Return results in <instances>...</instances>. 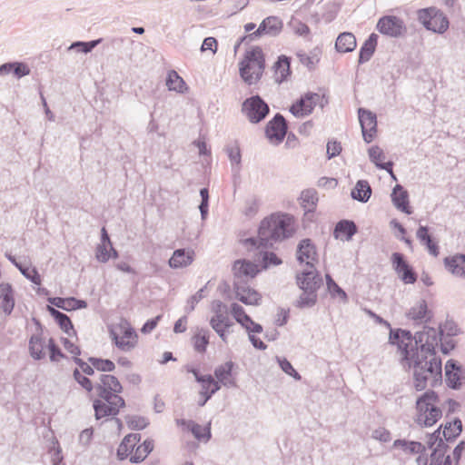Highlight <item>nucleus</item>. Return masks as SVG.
<instances>
[{
  "label": "nucleus",
  "mask_w": 465,
  "mask_h": 465,
  "mask_svg": "<svg viewBox=\"0 0 465 465\" xmlns=\"http://www.w3.org/2000/svg\"><path fill=\"white\" fill-rule=\"evenodd\" d=\"M441 335V331L427 326L414 336L401 329L390 331L389 342L398 347L402 366L413 369L414 386L418 391L434 387L441 380V360L435 351Z\"/></svg>",
  "instance_id": "nucleus-1"
},
{
  "label": "nucleus",
  "mask_w": 465,
  "mask_h": 465,
  "mask_svg": "<svg viewBox=\"0 0 465 465\" xmlns=\"http://www.w3.org/2000/svg\"><path fill=\"white\" fill-rule=\"evenodd\" d=\"M294 232L292 216L285 213H273L264 218L260 224L257 239L249 238L246 242L258 243V248L272 247L292 235Z\"/></svg>",
  "instance_id": "nucleus-2"
},
{
  "label": "nucleus",
  "mask_w": 465,
  "mask_h": 465,
  "mask_svg": "<svg viewBox=\"0 0 465 465\" xmlns=\"http://www.w3.org/2000/svg\"><path fill=\"white\" fill-rule=\"evenodd\" d=\"M438 396L432 391L424 392L416 401V422L422 427L434 425L441 417L442 411L437 405Z\"/></svg>",
  "instance_id": "nucleus-3"
},
{
  "label": "nucleus",
  "mask_w": 465,
  "mask_h": 465,
  "mask_svg": "<svg viewBox=\"0 0 465 465\" xmlns=\"http://www.w3.org/2000/svg\"><path fill=\"white\" fill-rule=\"evenodd\" d=\"M264 70V57L260 47L247 50L243 60L240 63V74L248 84L257 83Z\"/></svg>",
  "instance_id": "nucleus-4"
},
{
  "label": "nucleus",
  "mask_w": 465,
  "mask_h": 465,
  "mask_svg": "<svg viewBox=\"0 0 465 465\" xmlns=\"http://www.w3.org/2000/svg\"><path fill=\"white\" fill-rule=\"evenodd\" d=\"M417 19L427 30L440 35L444 34L450 25L448 17L436 7L420 9Z\"/></svg>",
  "instance_id": "nucleus-5"
},
{
  "label": "nucleus",
  "mask_w": 465,
  "mask_h": 465,
  "mask_svg": "<svg viewBox=\"0 0 465 465\" xmlns=\"http://www.w3.org/2000/svg\"><path fill=\"white\" fill-rule=\"evenodd\" d=\"M110 334L115 345L124 351H130L136 345L137 334L125 319H121L120 322L111 329Z\"/></svg>",
  "instance_id": "nucleus-6"
},
{
  "label": "nucleus",
  "mask_w": 465,
  "mask_h": 465,
  "mask_svg": "<svg viewBox=\"0 0 465 465\" xmlns=\"http://www.w3.org/2000/svg\"><path fill=\"white\" fill-rule=\"evenodd\" d=\"M269 112V105L259 95L247 98L242 105V113L252 124L262 122Z\"/></svg>",
  "instance_id": "nucleus-7"
},
{
  "label": "nucleus",
  "mask_w": 465,
  "mask_h": 465,
  "mask_svg": "<svg viewBox=\"0 0 465 465\" xmlns=\"http://www.w3.org/2000/svg\"><path fill=\"white\" fill-rule=\"evenodd\" d=\"M124 405V400L121 396L96 399L93 403L95 419L100 420L109 416L114 417Z\"/></svg>",
  "instance_id": "nucleus-8"
},
{
  "label": "nucleus",
  "mask_w": 465,
  "mask_h": 465,
  "mask_svg": "<svg viewBox=\"0 0 465 465\" xmlns=\"http://www.w3.org/2000/svg\"><path fill=\"white\" fill-rule=\"evenodd\" d=\"M376 29L384 35L398 38L406 33L403 20L396 15H384L378 20Z\"/></svg>",
  "instance_id": "nucleus-9"
},
{
  "label": "nucleus",
  "mask_w": 465,
  "mask_h": 465,
  "mask_svg": "<svg viewBox=\"0 0 465 465\" xmlns=\"http://www.w3.org/2000/svg\"><path fill=\"white\" fill-rule=\"evenodd\" d=\"M322 96L317 93H307L301 96L290 108V112L298 118L305 117L311 114L317 104H321Z\"/></svg>",
  "instance_id": "nucleus-10"
},
{
  "label": "nucleus",
  "mask_w": 465,
  "mask_h": 465,
  "mask_svg": "<svg viewBox=\"0 0 465 465\" xmlns=\"http://www.w3.org/2000/svg\"><path fill=\"white\" fill-rule=\"evenodd\" d=\"M37 323L36 332L33 333L29 339L28 351L30 356L35 360L40 361L46 356V350H48V339L44 335L43 330Z\"/></svg>",
  "instance_id": "nucleus-11"
},
{
  "label": "nucleus",
  "mask_w": 465,
  "mask_h": 465,
  "mask_svg": "<svg viewBox=\"0 0 465 465\" xmlns=\"http://www.w3.org/2000/svg\"><path fill=\"white\" fill-rule=\"evenodd\" d=\"M286 132L287 124L281 114H276L265 127L266 137L273 144L281 143L285 137Z\"/></svg>",
  "instance_id": "nucleus-12"
},
{
  "label": "nucleus",
  "mask_w": 465,
  "mask_h": 465,
  "mask_svg": "<svg viewBox=\"0 0 465 465\" xmlns=\"http://www.w3.org/2000/svg\"><path fill=\"white\" fill-rule=\"evenodd\" d=\"M391 260L393 270L405 284H412L417 281L415 272L405 261L403 254L393 252Z\"/></svg>",
  "instance_id": "nucleus-13"
},
{
  "label": "nucleus",
  "mask_w": 465,
  "mask_h": 465,
  "mask_svg": "<svg viewBox=\"0 0 465 465\" xmlns=\"http://www.w3.org/2000/svg\"><path fill=\"white\" fill-rule=\"evenodd\" d=\"M358 115L363 139L369 143L373 140L377 133L376 114L367 109L360 108Z\"/></svg>",
  "instance_id": "nucleus-14"
},
{
  "label": "nucleus",
  "mask_w": 465,
  "mask_h": 465,
  "mask_svg": "<svg viewBox=\"0 0 465 465\" xmlns=\"http://www.w3.org/2000/svg\"><path fill=\"white\" fill-rule=\"evenodd\" d=\"M100 398L120 396L123 387L118 379L110 374H101L100 382L95 387Z\"/></svg>",
  "instance_id": "nucleus-15"
},
{
  "label": "nucleus",
  "mask_w": 465,
  "mask_h": 465,
  "mask_svg": "<svg viewBox=\"0 0 465 465\" xmlns=\"http://www.w3.org/2000/svg\"><path fill=\"white\" fill-rule=\"evenodd\" d=\"M296 281L302 290H311L314 292H317L322 282V277L319 275L314 266H312V268L306 267L301 273L297 274Z\"/></svg>",
  "instance_id": "nucleus-16"
},
{
  "label": "nucleus",
  "mask_w": 465,
  "mask_h": 465,
  "mask_svg": "<svg viewBox=\"0 0 465 465\" xmlns=\"http://www.w3.org/2000/svg\"><path fill=\"white\" fill-rule=\"evenodd\" d=\"M446 382L452 389L460 388L465 382V369L450 360L445 365Z\"/></svg>",
  "instance_id": "nucleus-17"
},
{
  "label": "nucleus",
  "mask_w": 465,
  "mask_h": 465,
  "mask_svg": "<svg viewBox=\"0 0 465 465\" xmlns=\"http://www.w3.org/2000/svg\"><path fill=\"white\" fill-rule=\"evenodd\" d=\"M282 21L277 16H268L262 20L258 26L257 30L250 35V37L253 39L261 35H278L282 29Z\"/></svg>",
  "instance_id": "nucleus-18"
},
{
  "label": "nucleus",
  "mask_w": 465,
  "mask_h": 465,
  "mask_svg": "<svg viewBox=\"0 0 465 465\" xmlns=\"http://www.w3.org/2000/svg\"><path fill=\"white\" fill-rule=\"evenodd\" d=\"M407 317L417 324L427 323L433 317V313L428 309L425 300H420L413 304L408 312Z\"/></svg>",
  "instance_id": "nucleus-19"
},
{
  "label": "nucleus",
  "mask_w": 465,
  "mask_h": 465,
  "mask_svg": "<svg viewBox=\"0 0 465 465\" xmlns=\"http://www.w3.org/2000/svg\"><path fill=\"white\" fill-rule=\"evenodd\" d=\"M297 259L301 263L305 262L308 268L314 266L313 262L317 261V252L310 239H303L300 242L297 248Z\"/></svg>",
  "instance_id": "nucleus-20"
},
{
  "label": "nucleus",
  "mask_w": 465,
  "mask_h": 465,
  "mask_svg": "<svg viewBox=\"0 0 465 465\" xmlns=\"http://www.w3.org/2000/svg\"><path fill=\"white\" fill-rule=\"evenodd\" d=\"M234 363L231 361L217 366L214 370L215 378L226 388H235L237 386L235 378L232 376Z\"/></svg>",
  "instance_id": "nucleus-21"
},
{
  "label": "nucleus",
  "mask_w": 465,
  "mask_h": 465,
  "mask_svg": "<svg viewBox=\"0 0 465 465\" xmlns=\"http://www.w3.org/2000/svg\"><path fill=\"white\" fill-rule=\"evenodd\" d=\"M232 271L235 279H237L236 282L241 284L243 278H253L258 272V268L256 264L250 261L238 260L234 262Z\"/></svg>",
  "instance_id": "nucleus-22"
},
{
  "label": "nucleus",
  "mask_w": 465,
  "mask_h": 465,
  "mask_svg": "<svg viewBox=\"0 0 465 465\" xmlns=\"http://www.w3.org/2000/svg\"><path fill=\"white\" fill-rule=\"evenodd\" d=\"M368 154L370 161L374 163L377 168L387 171L391 174V178L396 180V176L392 171V162H384L386 155L378 145H373L369 148Z\"/></svg>",
  "instance_id": "nucleus-23"
},
{
  "label": "nucleus",
  "mask_w": 465,
  "mask_h": 465,
  "mask_svg": "<svg viewBox=\"0 0 465 465\" xmlns=\"http://www.w3.org/2000/svg\"><path fill=\"white\" fill-rule=\"evenodd\" d=\"M194 259V252L190 249H177L169 259V266L173 269H182L189 266Z\"/></svg>",
  "instance_id": "nucleus-24"
},
{
  "label": "nucleus",
  "mask_w": 465,
  "mask_h": 465,
  "mask_svg": "<svg viewBox=\"0 0 465 465\" xmlns=\"http://www.w3.org/2000/svg\"><path fill=\"white\" fill-rule=\"evenodd\" d=\"M440 426L438 430H436L432 434L429 436L427 440L428 448L431 450V453L438 454L440 456H450L447 454L449 450V445L447 444V440L441 436V429Z\"/></svg>",
  "instance_id": "nucleus-25"
},
{
  "label": "nucleus",
  "mask_w": 465,
  "mask_h": 465,
  "mask_svg": "<svg viewBox=\"0 0 465 465\" xmlns=\"http://www.w3.org/2000/svg\"><path fill=\"white\" fill-rule=\"evenodd\" d=\"M235 295L236 298L246 305H258L261 301V295L255 290L241 285L235 282Z\"/></svg>",
  "instance_id": "nucleus-26"
},
{
  "label": "nucleus",
  "mask_w": 465,
  "mask_h": 465,
  "mask_svg": "<svg viewBox=\"0 0 465 465\" xmlns=\"http://www.w3.org/2000/svg\"><path fill=\"white\" fill-rule=\"evenodd\" d=\"M446 269L454 276L465 278V254H456L444 259Z\"/></svg>",
  "instance_id": "nucleus-27"
},
{
  "label": "nucleus",
  "mask_w": 465,
  "mask_h": 465,
  "mask_svg": "<svg viewBox=\"0 0 465 465\" xmlns=\"http://www.w3.org/2000/svg\"><path fill=\"white\" fill-rule=\"evenodd\" d=\"M140 440L141 434L139 433H130L126 435L117 449L118 459L123 460L126 459L130 454L132 455L134 447L140 441Z\"/></svg>",
  "instance_id": "nucleus-28"
},
{
  "label": "nucleus",
  "mask_w": 465,
  "mask_h": 465,
  "mask_svg": "<svg viewBox=\"0 0 465 465\" xmlns=\"http://www.w3.org/2000/svg\"><path fill=\"white\" fill-rule=\"evenodd\" d=\"M391 201H392L394 206L398 210H400L407 214L411 213V210L409 207L408 192L406 190H404L401 185L397 184L393 188L392 193H391Z\"/></svg>",
  "instance_id": "nucleus-29"
},
{
  "label": "nucleus",
  "mask_w": 465,
  "mask_h": 465,
  "mask_svg": "<svg viewBox=\"0 0 465 465\" xmlns=\"http://www.w3.org/2000/svg\"><path fill=\"white\" fill-rule=\"evenodd\" d=\"M356 232L357 227L352 221L342 220L336 224L333 235L336 239L350 241Z\"/></svg>",
  "instance_id": "nucleus-30"
},
{
  "label": "nucleus",
  "mask_w": 465,
  "mask_h": 465,
  "mask_svg": "<svg viewBox=\"0 0 465 465\" xmlns=\"http://www.w3.org/2000/svg\"><path fill=\"white\" fill-rule=\"evenodd\" d=\"M356 46V37L352 33L350 32H343L340 34L335 42V49L339 53L352 52Z\"/></svg>",
  "instance_id": "nucleus-31"
},
{
  "label": "nucleus",
  "mask_w": 465,
  "mask_h": 465,
  "mask_svg": "<svg viewBox=\"0 0 465 465\" xmlns=\"http://www.w3.org/2000/svg\"><path fill=\"white\" fill-rule=\"evenodd\" d=\"M49 302L57 308L70 311V310H77V309H83L86 308L87 303L86 302L83 300H77L75 298H60V297H54L50 298Z\"/></svg>",
  "instance_id": "nucleus-32"
},
{
  "label": "nucleus",
  "mask_w": 465,
  "mask_h": 465,
  "mask_svg": "<svg viewBox=\"0 0 465 465\" xmlns=\"http://www.w3.org/2000/svg\"><path fill=\"white\" fill-rule=\"evenodd\" d=\"M377 43L378 35L374 33L371 34L360 49L358 60L360 64L368 62L371 58L375 52Z\"/></svg>",
  "instance_id": "nucleus-33"
},
{
  "label": "nucleus",
  "mask_w": 465,
  "mask_h": 465,
  "mask_svg": "<svg viewBox=\"0 0 465 465\" xmlns=\"http://www.w3.org/2000/svg\"><path fill=\"white\" fill-rule=\"evenodd\" d=\"M0 300H2L4 312L10 314L15 307V299L12 286L9 283L0 284Z\"/></svg>",
  "instance_id": "nucleus-34"
},
{
  "label": "nucleus",
  "mask_w": 465,
  "mask_h": 465,
  "mask_svg": "<svg viewBox=\"0 0 465 465\" xmlns=\"http://www.w3.org/2000/svg\"><path fill=\"white\" fill-rule=\"evenodd\" d=\"M393 447L401 448L406 454H422L426 450V447L422 443L406 440H394Z\"/></svg>",
  "instance_id": "nucleus-35"
},
{
  "label": "nucleus",
  "mask_w": 465,
  "mask_h": 465,
  "mask_svg": "<svg viewBox=\"0 0 465 465\" xmlns=\"http://www.w3.org/2000/svg\"><path fill=\"white\" fill-rule=\"evenodd\" d=\"M351 197L361 203H366L371 195V188L365 180H360L356 183L355 187L351 190Z\"/></svg>",
  "instance_id": "nucleus-36"
},
{
  "label": "nucleus",
  "mask_w": 465,
  "mask_h": 465,
  "mask_svg": "<svg viewBox=\"0 0 465 465\" xmlns=\"http://www.w3.org/2000/svg\"><path fill=\"white\" fill-rule=\"evenodd\" d=\"M48 311H49L50 314L54 318L55 322L58 323L60 328L66 334L71 336L72 334L75 333V331L74 330V326L72 324V322L66 314H64L50 306L48 307Z\"/></svg>",
  "instance_id": "nucleus-37"
},
{
  "label": "nucleus",
  "mask_w": 465,
  "mask_h": 465,
  "mask_svg": "<svg viewBox=\"0 0 465 465\" xmlns=\"http://www.w3.org/2000/svg\"><path fill=\"white\" fill-rule=\"evenodd\" d=\"M153 450V441L152 440H145L139 445L134 452L130 456V462L139 463L142 462L148 454Z\"/></svg>",
  "instance_id": "nucleus-38"
},
{
  "label": "nucleus",
  "mask_w": 465,
  "mask_h": 465,
  "mask_svg": "<svg viewBox=\"0 0 465 465\" xmlns=\"http://www.w3.org/2000/svg\"><path fill=\"white\" fill-rule=\"evenodd\" d=\"M274 77L277 83H282L290 74V61L286 56H280L274 66Z\"/></svg>",
  "instance_id": "nucleus-39"
},
{
  "label": "nucleus",
  "mask_w": 465,
  "mask_h": 465,
  "mask_svg": "<svg viewBox=\"0 0 465 465\" xmlns=\"http://www.w3.org/2000/svg\"><path fill=\"white\" fill-rule=\"evenodd\" d=\"M462 430V423L460 419H455L452 422H446L441 432V436L447 441L456 439Z\"/></svg>",
  "instance_id": "nucleus-40"
},
{
  "label": "nucleus",
  "mask_w": 465,
  "mask_h": 465,
  "mask_svg": "<svg viewBox=\"0 0 465 465\" xmlns=\"http://www.w3.org/2000/svg\"><path fill=\"white\" fill-rule=\"evenodd\" d=\"M417 465H451L450 456H440L430 453V457L420 455L416 459Z\"/></svg>",
  "instance_id": "nucleus-41"
},
{
  "label": "nucleus",
  "mask_w": 465,
  "mask_h": 465,
  "mask_svg": "<svg viewBox=\"0 0 465 465\" xmlns=\"http://www.w3.org/2000/svg\"><path fill=\"white\" fill-rule=\"evenodd\" d=\"M261 206V199L255 195L250 196L244 202L242 213L247 218H253L259 212Z\"/></svg>",
  "instance_id": "nucleus-42"
},
{
  "label": "nucleus",
  "mask_w": 465,
  "mask_h": 465,
  "mask_svg": "<svg viewBox=\"0 0 465 465\" xmlns=\"http://www.w3.org/2000/svg\"><path fill=\"white\" fill-rule=\"evenodd\" d=\"M231 313L235 321L244 329H249L248 325L252 324V320L251 317L245 313L244 309L238 303H232Z\"/></svg>",
  "instance_id": "nucleus-43"
},
{
  "label": "nucleus",
  "mask_w": 465,
  "mask_h": 465,
  "mask_svg": "<svg viewBox=\"0 0 465 465\" xmlns=\"http://www.w3.org/2000/svg\"><path fill=\"white\" fill-rule=\"evenodd\" d=\"M210 331L205 329H199L193 337V346L198 352H204L209 343Z\"/></svg>",
  "instance_id": "nucleus-44"
},
{
  "label": "nucleus",
  "mask_w": 465,
  "mask_h": 465,
  "mask_svg": "<svg viewBox=\"0 0 465 465\" xmlns=\"http://www.w3.org/2000/svg\"><path fill=\"white\" fill-rule=\"evenodd\" d=\"M301 200L302 207L308 212H312L318 202L317 192L313 189L304 190L301 193Z\"/></svg>",
  "instance_id": "nucleus-45"
},
{
  "label": "nucleus",
  "mask_w": 465,
  "mask_h": 465,
  "mask_svg": "<svg viewBox=\"0 0 465 465\" xmlns=\"http://www.w3.org/2000/svg\"><path fill=\"white\" fill-rule=\"evenodd\" d=\"M166 85L171 91L183 93L185 86V83L183 79L177 74V72L172 70L168 74L166 79Z\"/></svg>",
  "instance_id": "nucleus-46"
},
{
  "label": "nucleus",
  "mask_w": 465,
  "mask_h": 465,
  "mask_svg": "<svg viewBox=\"0 0 465 465\" xmlns=\"http://www.w3.org/2000/svg\"><path fill=\"white\" fill-rule=\"evenodd\" d=\"M316 292L311 290H302V293L297 301V306L300 308H310L316 303Z\"/></svg>",
  "instance_id": "nucleus-47"
},
{
  "label": "nucleus",
  "mask_w": 465,
  "mask_h": 465,
  "mask_svg": "<svg viewBox=\"0 0 465 465\" xmlns=\"http://www.w3.org/2000/svg\"><path fill=\"white\" fill-rule=\"evenodd\" d=\"M228 157L232 163V172L239 173L241 164V151L237 144L227 147L226 149Z\"/></svg>",
  "instance_id": "nucleus-48"
},
{
  "label": "nucleus",
  "mask_w": 465,
  "mask_h": 465,
  "mask_svg": "<svg viewBox=\"0 0 465 465\" xmlns=\"http://www.w3.org/2000/svg\"><path fill=\"white\" fill-rule=\"evenodd\" d=\"M327 289L332 297H339L343 302H347L346 292L332 280L331 275L326 274Z\"/></svg>",
  "instance_id": "nucleus-49"
},
{
  "label": "nucleus",
  "mask_w": 465,
  "mask_h": 465,
  "mask_svg": "<svg viewBox=\"0 0 465 465\" xmlns=\"http://www.w3.org/2000/svg\"><path fill=\"white\" fill-rule=\"evenodd\" d=\"M211 310L214 315L210 320L223 321L228 315L227 306L221 301L215 300L212 302Z\"/></svg>",
  "instance_id": "nucleus-50"
},
{
  "label": "nucleus",
  "mask_w": 465,
  "mask_h": 465,
  "mask_svg": "<svg viewBox=\"0 0 465 465\" xmlns=\"http://www.w3.org/2000/svg\"><path fill=\"white\" fill-rule=\"evenodd\" d=\"M101 41L102 39H96L90 42L77 41L69 46V50H76L77 52L87 54L90 53L95 46H97Z\"/></svg>",
  "instance_id": "nucleus-51"
},
{
  "label": "nucleus",
  "mask_w": 465,
  "mask_h": 465,
  "mask_svg": "<svg viewBox=\"0 0 465 465\" xmlns=\"http://www.w3.org/2000/svg\"><path fill=\"white\" fill-rule=\"evenodd\" d=\"M19 272L30 282H32L35 285H41V276L38 271L33 267L25 266L22 264L18 266Z\"/></svg>",
  "instance_id": "nucleus-52"
},
{
  "label": "nucleus",
  "mask_w": 465,
  "mask_h": 465,
  "mask_svg": "<svg viewBox=\"0 0 465 465\" xmlns=\"http://www.w3.org/2000/svg\"><path fill=\"white\" fill-rule=\"evenodd\" d=\"M89 361L94 369L100 371H113L115 368L114 363L110 360L91 357Z\"/></svg>",
  "instance_id": "nucleus-53"
},
{
  "label": "nucleus",
  "mask_w": 465,
  "mask_h": 465,
  "mask_svg": "<svg viewBox=\"0 0 465 465\" xmlns=\"http://www.w3.org/2000/svg\"><path fill=\"white\" fill-rule=\"evenodd\" d=\"M260 256L262 262L263 268H269L270 266H276L282 263V260L272 252L261 251Z\"/></svg>",
  "instance_id": "nucleus-54"
},
{
  "label": "nucleus",
  "mask_w": 465,
  "mask_h": 465,
  "mask_svg": "<svg viewBox=\"0 0 465 465\" xmlns=\"http://www.w3.org/2000/svg\"><path fill=\"white\" fill-rule=\"evenodd\" d=\"M126 422L131 430H137L144 429L149 424V421L146 418L138 415H131L126 417Z\"/></svg>",
  "instance_id": "nucleus-55"
},
{
  "label": "nucleus",
  "mask_w": 465,
  "mask_h": 465,
  "mask_svg": "<svg viewBox=\"0 0 465 465\" xmlns=\"http://www.w3.org/2000/svg\"><path fill=\"white\" fill-rule=\"evenodd\" d=\"M190 423L191 431L197 440H204L205 441H207L211 439V430L209 427L203 428L201 425L194 423L193 421H191Z\"/></svg>",
  "instance_id": "nucleus-56"
},
{
  "label": "nucleus",
  "mask_w": 465,
  "mask_h": 465,
  "mask_svg": "<svg viewBox=\"0 0 465 465\" xmlns=\"http://www.w3.org/2000/svg\"><path fill=\"white\" fill-rule=\"evenodd\" d=\"M277 361L282 369L286 374L293 377L296 381H300L302 379L301 375L296 371V370L292 367V363L285 358H277Z\"/></svg>",
  "instance_id": "nucleus-57"
},
{
  "label": "nucleus",
  "mask_w": 465,
  "mask_h": 465,
  "mask_svg": "<svg viewBox=\"0 0 465 465\" xmlns=\"http://www.w3.org/2000/svg\"><path fill=\"white\" fill-rule=\"evenodd\" d=\"M371 438L380 442L386 443L391 440V434L387 429L379 427L372 430Z\"/></svg>",
  "instance_id": "nucleus-58"
},
{
  "label": "nucleus",
  "mask_w": 465,
  "mask_h": 465,
  "mask_svg": "<svg viewBox=\"0 0 465 465\" xmlns=\"http://www.w3.org/2000/svg\"><path fill=\"white\" fill-rule=\"evenodd\" d=\"M95 257L100 262H108V260L111 257L109 245L107 243L98 244L96 248Z\"/></svg>",
  "instance_id": "nucleus-59"
},
{
  "label": "nucleus",
  "mask_w": 465,
  "mask_h": 465,
  "mask_svg": "<svg viewBox=\"0 0 465 465\" xmlns=\"http://www.w3.org/2000/svg\"><path fill=\"white\" fill-rule=\"evenodd\" d=\"M74 380L87 391H91L94 388L92 381L84 375L80 370L75 369L74 371Z\"/></svg>",
  "instance_id": "nucleus-60"
},
{
  "label": "nucleus",
  "mask_w": 465,
  "mask_h": 465,
  "mask_svg": "<svg viewBox=\"0 0 465 465\" xmlns=\"http://www.w3.org/2000/svg\"><path fill=\"white\" fill-rule=\"evenodd\" d=\"M289 25L293 30V32L298 35L304 36L310 33L309 26L299 20L292 19Z\"/></svg>",
  "instance_id": "nucleus-61"
},
{
  "label": "nucleus",
  "mask_w": 465,
  "mask_h": 465,
  "mask_svg": "<svg viewBox=\"0 0 465 465\" xmlns=\"http://www.w3.org/2000/svg\"><path fill=\"white\" fill-rule=\"evenodd\" d=\"M48 351L51 361H58L60 358L64 357L63 352L55 344L54 340L53 338H48Z\"/></svg>",
  "instance_id": "nucleus-62"
},
{
  "label": "nucleus",
  "mask_w": 465,
  "mask_h": 465,
  "mask_svg": "<svg viewBox=\"0 0 465 465\" xmlns=\"http://www.w3.org/2000/svg\"><path fill=\"white\" fill-rule=\"evenodd\" d=\"M204 288L200 289L194 295H193L187 302L185 310L187 312H191L194 310L195 305L204 297Z\"/></svg>",
  "instance_id": "nucleus-63"
},
{
  "label": "nucleus",
  "mask_w": 465,
  "mask_h": 465,
  "mask_svg": "<svg viewBox=\"0 0 465 465\" xmlns=\"http://www.w3.org/2000/svg\"><path fill=\"white\" fill-rule=\"evenodd\" d=\"M13 73L17 78H21L30 74V68L27 64L24 63L14 62Z\"/></svg>",
  "instance_id": "nucleus-64"
}]
</instances>
